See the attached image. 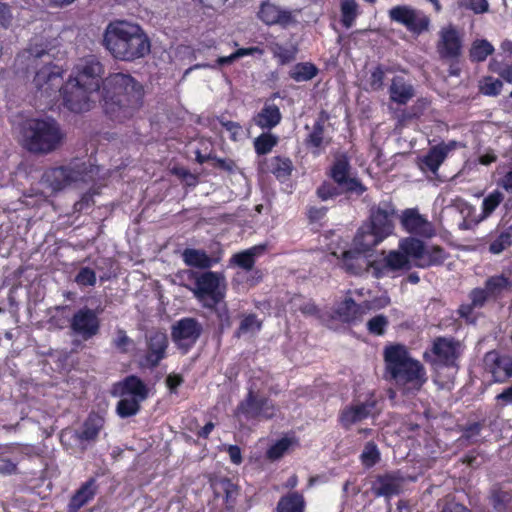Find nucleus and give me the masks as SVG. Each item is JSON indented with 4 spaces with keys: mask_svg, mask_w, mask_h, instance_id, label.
Listing matches in <instances>:
<instances>
[{
    "mask_svg": "<svg viewBox=\"0 0 512 512\" xmlns=\"http://www.w3.org/2000/svg\"><path fill=\"white\" fill-rule=\"evenodd\" d=\"M189 278L193 279L190 290L203 308L212 311L217 320L220 334L231 328L233 321L228 304L225 301L227 282L222 272L207 270L204 272L190 271Z\"/></svg>",
    "mask_w": 512,
    "mask_h": 512,
    "instance_id": "obj_3",
    "label": "nucleus"
},
{
    "mask_svg": "<svg viewBox=\"0 0 512 512\" xmlns=\"http://www.w3.org/2000/svg\"><path fill=\"white\" fill-rule=\"evenodd\" d=\"M74 281L80 287L95 286L97 282L96 273L90 267H82L75 275Z\"/></svg>",
    "mask_w": 512,
    "mask_h": 512,
    "instance_id": "obj_55",
    "label": "nucleus"
},
{
    "mask_svg": "<svg viewBox=\"0 0 512 512\" xmlns=\"http://www.w3.org/2000/svg\"><path fill=\"white\" fill-rule=\"evenodd\" d=\"M142 400L137 398H122L116 405V413L120 418L135 416L141 409Z\"/></svg>",
    "mask_w": 512,
    "mask_h": 512,
    "instance_id": "obj_44",
    "label": "nucleus"
},
{
    "mask_svg": "<svg viewBox=\"0 0 512 512\" xmlns=\"http://www.w3.org/2000/svg\"><path fill=\"white\" fill-rule=\"evenodd\" d=\"M17 463L6 457L0 458V473L4 475H11L16 473Z\"/></svg>",
    "mask_w": 512,
    "mask_h": 512,
    "instance_id": "obj_64",
    "label": "nucleus"
},
{
    "mask_svg": "<svg viewBox=\"0 0 512 512\" xmlns=\"http://www.w3.org/2000/svg\"><path fill=\"white\" fill-rule=\"evenodd\" d=\"M384 239L385 237L382 234L365 222L357 230L353 243L360 251L367 252L380 244Z\"/></svg>",
    "mask_w": 512,
    "mask_h": 512,
    "instance_id": "obj_31",
    "label": "nucleus"
},
{
    "mask_svg": "<svg viewBox=\"0 0 512 512\" xmlns=\"http://www.w3.org/2000/svg\"><path fill=\"white\" fill-rule=\"evenodd\" d=\"M113 396L124 397L130 395L131 398H137L144 401L149 394V390L144 381L137 375H128L121 381L115 382L111 391Z\"/></svg>",
    "mask_w": 512,
    "mask_h": 512,
    "instance_id": "obj_23",
    "label": "nucleus"
},
{
    "mask_svg": "<svg viewBox=\"0 0 512 512\" xmlns=\"http://www.w3.org/2000/svg\"><path fill=\"white\" fill-rule=\"evenodd\" d=\"M182 258L187 266L199 269H210L217 262L204 250L194 248H186L182 253Z\"/></svg>",
    "mask_w": 512,
    "mask_h": 512,
    "instance_id": "obj_36",
    "label": "nucleus"
},
{
    "mask_svg": "<svg viewBox=\"0 0 512 512\" xmlns=\"http://www.w3.org/2000/svg\"><path fill=\"white\" fill-rule=\"evenodd\" d=\"M88 173L86 163L80 159L72 160L66 166L51 167L43 173V181L53 190L58 191L73 182L83 181Z\"/></svg>",
    "mask_w": 512,
    "mask_h": 512,
    "instance_id": "obj_12",
    "label": "nucleus"
},
{
    "mask_svg": "<svg viewBox=\"0 0 512 512\" xmlns=\"http://www.w3.org/2000/svg\"><path fill=\"white\" fill-rule=\"evenodd\" d=\"M388 325H389L388 318L383 314H379V315L372 317L367 322V330L372 335L382 336L385 334Z\"/></svg>",
    "mask_w": 512,
    "mask_h": 512,
    "instance_id": "obj_53",
    "label": "nucleus"
},
{
    "mask_svg": "<svg viewBox=\"0 0 512 512\" xmlns=\"http://www.w3.org/2000/svg\"><path fill=\"white\" fill-rule=\"evenodd\" d=\"M104 424V419L96 413H90L84 421L78 438L82 441L95 440Z\"/></svg>",
    "mask_w": 512,
    "mask_h": 512,
    "instance_id": "obj_38",
    "label": "nucleus"
},
{
    "mask_svg": "<svg viewBox=\"0 0 512 512\" xmlns=\"http://www.w3.org/2000/svg\"><path fill=\"white\" fill-rule=\"evenodd\" d=\"M212 162H213V166L215 168H218V169H221L224 171H228V172L233 171L234 168L236 167V164L233 160L219 158L215 154H214V159H212Z\"/></svg>",
    "mask_w": 512,
    "mask_h": 512,
    "instance_id": "obj_63",
    "label": "nucleus"
},
{
    "mask_svg": "<svg viewBox=\"0 0 512 512\" xmlns=\"http://www.w3.org/2000/svg\"><path fill=\"white\" fill-rule=\"evenodd\" d=\"M503 83L501 80L487 76L479 86V90L486 96H498L502 91Z\"/></svg>",
    "mask_w": 512,
    "mask_h": 512,
    "instance_id": "obj_52",
    "label": "nucleus"
},
{
    "mask_svg": "<svg viewBox=\"0 0 512 512\" xmlns=\"http://www.w3.org/2000/svg\"><path fill=\"white\" fill-rule=\"evenodd\" d=\"M461 354L462 344L459 340L452 336H438L423 353V359L435 371L442 368L458 369Z\"/></svg>",
    "mask_w": 512,
    "mask_h": 512,
    "instance_id": "obj_8",
    "label": "nucleus"
},
{
    "mask_svg": "<svg viewBox=\"0 0 512 512\" xmlns=\"http://www.w3.org/2000/svg\"><path fill=\"white\" fill-rule=\"evenodd\" d=\"M211 487L214 498L222 499L225 510L233 512L240 495V487L227 477L216 479L211 483Z\"/></svg>",
    "mask_w": 512,
    "mask_h": 512,
    "instance_id": "obj_25",
    "label": "nucleus"
},
{
    "mask_svg": "<svg viewBox=\"0 0 512 512\" xmlns=\"http://www.w3.org/2000/svg\"><path fill=\"white\" fill-rule=\"evenodd\" d=\"M278 411L279 408L273 400L249 389L244 399L238 403L234 414L239 421L260 422L273 419Z\"/></svg>",
    "mask_w": 512,
    "mask_h": 512,
    "instance_id": "obj_9",
    "label": "nucleus"
},
{
    "mask_svg": "<svg viewBox=\"0 0 512 512\" xmlns=\"http://www.w3.org/2000/svg\"><path fill=\"white\" fill-rule=\"evenodd\" d=\"M293 170V163L290 158L282 156H274L270 159L269 171L280 182L289 179Z\"/></svg>",
    "mask_w": 512,
    "mask_h": 512,
    "instance_id": "obj_40",
    "label": "nucleus"
},
{
    "mask_svg": "<svg viewBox=\"0 0 512 512\" xmlns=\"http://www.w3.org/2000/svg\"><path fill=\"white\" fill-rule=\"evenodd\" d=\"M184 382L181 374L171 373L166 377L165 383L171 393H176L179 386Z\"/></svg>",
    "mask_w": 512,
    "mask_h": 512,
    "instance_id": "obj_61",
    "label": "nucleus"
},
{
    "mask_svg": "<svg viewBox=\"0 0 512 512\" xmlns=\"http://www.w3.org/2000/svg\"><path fill=\"white\" fill-rule=\"evenodd\" d=\"M494 52L493 45L485 39L475 40L469 50V58L472 62H483Z\"/></svg>",
    "mask_w": 512,
    "mask_h": 512,
    "instance_id": "obj_43",
    "label": "nucleus"
},
{
    "mask_svg": "<svg viewBox=\"0 0 512 512\" xmlns=\"http://www.w3.org/2000/svg\"><path fill=\"white\" fill-rule=\"evenodd\" d=\"M102 310H94L87 306L78 309L70 319V329L74 335L83 340L96 336L101 327L99 314Z\"/></svg>",
    "mask_w": 512,
    "mask_h": 512,
    "instance_id": "obj_17",
    "label": "nucleus"
},
{
    "mask_svg": "<svg viewBox=\"0 0 512 512\" xmlns=\"http://www.w3.org/2000/svg\"><path fill=\"white\" fill-rule=\"evenodd\" d=\"M398 247L409 255L410 260H414V266L421 269L441 266L449 257V253L442 246L426 245L415 237L401 239Z\"/></svg>",
    "mask_w": 512,
    "mask_h": 512,
    "instance_id": "obj_10",
    "label": "nucleus"
},
{
    "mask_svg": "<svg viewBox=\"0 0 512 512\" xmlns=\"http://www.w3.org/2000/svg\"><path fill=\"white\" fill-rule=\"evenodd\" d=\"M306 500L302 492L289 491L282 495L276 505V512H305Z\"/></svg>",
    "mask_w": 512,
    "mask_h": 512,
    "instance_id": "obj_35",
    "label": "nucleus"
},
{
    "mask_svg": "<svg viewBox=\"0 0 512 512\" xmlns=\"http://www.w3.org/2000/svg\"><path fill=\"white\" fill-rule=\"evenodd\" d=\"M290 445L291 440L289 438L283 437L279 439L268 448L266 452L267 458L272 461L280 459L289 449Z\"/></svg>",
    "mask_w": 512,
    "mask_h": 512,
    "instance_id": "obj_54",
    "label": "nucleus"
},
{
    "mask_svg": "<svg viewBox=\"0 0 512 512\" xmlns=\"http://www.w3.org/2000/svg\"><path fill=\"white\" fill-rule=\"evenodd\" d=\"M394 215L395 208L393 204L391 202H381L378 206L371 208L369 220L366 223L387 238L394 229Z\"/></svg>",
    "mask_w": 512,
    "mask_h": 512,
    "instance_id": "obj_20",
    "label": "nucleus"
},
{
    "mask_svg": "<svg viewBox=\"0 0 512 512\" xmlns=\"http://www.w3.org/2000/svg\"><path fill=\"white\" fill-rule=\"evenodd\" d=\"M370 273L375 279L395 278L412 268L409 255L401 250L382 251L380 256L370 260Z\"/></svg>",
    "mask_w": 512,
    "mask_h": 512,
    "instance_id": "obj_11",
    "label": "nucleus"
},
{
    "mask_svg": "<svg viewBox=\"0 0 512 512\" xmlns=\"http://www.w3.org/2000/svg\"><path fill=\"white\" fill-rule=\"evenodd\" d=\"M359 249L344 251L339 257V266L349 275L362 276L370 272V260Z\"/></svg>",
    "mask_w": 512,
    "mask_h": 512,
    "instance_id": "obj_26",
    "label": "nucleus"
},
{
    "mask_svg": "<svg viewBox=\"0 0 512 512\" xmlns=\"http://www.w3.org/2000/svg\"><path fill=\"white\" fill-rule=\"evenodd\" d=\"M282 119L279 107L276 104H265L263 108L254 116V123L261 129H272L276 127Z\"/></svg>",
    "mask_w": 512,
    "mask_h": 512,
    "instance_id": "obj_34",
    "label": "nucleus"
},
{
    "mask_svg": "<svg viewBox=\"0 0 512 512\" xmlns=\"http://www.w3.org/2000/svg\"><path fill=\"white\" fill-rule=\"evenodd\" d=\"M131 339L127 336L126 332L122 329L117 331V336L114 339V345L121 352H127V347L131 344Z\"/></svg>",
    "mask_w": 512,
    "mask_h": 512,
    "instance_id": "obj_60",
    "label": "nucleus"
},
{
    "mask_svg": "<svg viewBox=\"0 0 512 512\" xmlns=\"http://www.w3.org/2000/svg\"><path fill=\"white\" fill-rule=\"evenodd\" d=\"M335 313L342 322L355 323L361 320L365 309L361 304L356 303L353 298L348 297L338 304Z\"/></svg>",
    "mask_w": 512,
    "mask_h": 512,
    "instance_id": "obj_33",
    "label": "nucleus"
},
{
    "mask_svg": "<svg viewBox=\"0 0 512 512\" xmlns=\"http://www.w3.org/2000/svg\"><path fill=\"white\" fill-rule=\"evenodd\" d=\"M240 318L239 326L234 332L235 338L239 339L248 333L255 334L262 330L263 321L255 313H244Z\"/></svg>",
    "mask_w": 512,
    "mask_h": 512,
    "instance_id": "obj_39",
    "label": "nucleus"
},
{
    "mask_svg": "<svg viewBox=\"0 0 512 512\" xmlns=\"http://www.w3.org/2000/svg\"><path fill=\"white\" fill-rule=\"evenodd\" d=\"M278 142L277 136L271 133H262L254 140V149L257 155L268 154Z\"/></svg>",
    "mask_w": 512,
    "mask_h": 512,
    "instance_id": "obj_47",
    "label": "nucleus"
},
{
    "mask_svg": "<svg viewBox=\"0 0 512 512\" xmlns=\"http://www.w3.org/2000/svg\"><path fill=\"white\" fill-rule=\"evenodd\" d=\"M403 478L396 473L378 475L372 484V492L377 497L391 498L401 492Z\"/></svg>",
    "mask_w": 512,
    "mask_h": 512,
    "instance_id": "obj_27",
    "label": "nucleus"
},
{
    "mask_svg": "<svg viewBox=\"0 0 512 512\" xmlns=\"http://www.w3.org/2000/svg\"><path fill=\"white\" fill-rule=\"evenodd\" d=\"M488 498L495 512H512V489L493 487Z\"/></svg>",
    "mask_w": 512,
    "mask_h": 512,
    "instance_id": "obj_37",
    "label": "nucleus"
},
{
    "mask_svg": "<svg viewBox=\"0 0 512 512\" xmlns=\"http://www.w3.org/2000/svg\"><path fill=\"white\" fill-rule=\"evenodd\" d=\"M351 165L346 155H340L333 161L327 175L343 189L345 194L361 196L367 187L356 177L350 176Z\"/></svg>",
    "mask_w": 512,
    "mask_h": 512,
    "instance_id": "obj_14",
    "label": "nucleus"
},
{
    "mask_svg": "<svg viewBox=\"0 0 512 512\" xmlns=\"http://www.w3.org/2000/svg\"><path fill=\"white\" fill-rule=\"evenodd\" d=\"M378 399L374 392H369L364 400L354 399L350 405L340 410L338 422L345 430H349L353 425L360 423L370 417H376Z\"/></svg>",
    "mask_w": 512,
    "mask_h": 512,
    "instance_id": "obj_13",
    "label": "nucleus"
},
{
    "mask_svg": "<svg viewBox=\"0 0 512 512\" xmlns=\"http://www.w3.org/2000/svg\"><path fill=\"white\" fill-rule=\"evenodd\" d=\"M330 115L326 110H321L313 124L312 131L306 136L304 143L307 147L319 149L323 144H329L325 141V125L329 121Z\"/></svg>",
    "mask_w": 512,
    "mask_h": 512,
    "instance_id": "obj_32",
    "label": "nucleus"
},
{
    "mask_svg": "<svg viewBox=\"0 0 512 512\" xmlns=\"http://www.w3.org/2000/svg\"><path fill=\"white\" fill-rule=\"evenodd\" d=\"M98 490L99 485L97 483L96 478L90 477L87 481L82 483L80 487L71 496L70 501L68 503V511H79L83 506H85L91 500L94 499V497L98 493Z\"/></svg>",
    "mask_w": 512,
    "mask_h": 512,
    "instance_id": "obj_29",
    "label": "nucleus"
},
{
    "mask_svg": "<svg viewBox=\"0 0 512 512\" xmlns=\"http://www.w3.org/2000/svg\"><path fill=\"white\" fill-rule=\"evenodd\" d=\"M93 205H94L93 195H91L89 193H85L84 195H82L81 199L74 204V210L77 212H82L84 210L89 209Z\"/></svg>",
    "mask_w": 512,
    "mask_h": 512,
    "instance_id": "obj_62",
    "label": "nucleus"
},
{
    "mask_svg": "<svg viewBox=\"0 0 512 512\" xmlns=\"http://www.w3.org/2000/svg\"><path fill=\"white\" fill-rule=\"evenodd\" d=\"M388 93L392 102L406 105L415 96V89L405 77L396 75L391 80Z\"/></svg>",
    "mask_w": 512,
    "mask_h": 512,
    "instance_id": "obj_30",
    "label": "nucleus"
},
{
    "mask_svg": "<svg viewBox=\"0 0 512 512\" xmlns=\"http://www.w3.org/2000/svg\"><path fill=\"white\" fill-rule=\"evenodd\" d=\"M169 346L168 336L160 330H153L145 336V352L140 365L148 369H154L167 357Z\"/></svg>",
    "mask_w": 512,
    "mask_h": 512,
    "instance_id": "obj_16",
    "label": "nucleus"
},
{
    "mask_svg": "<svg viewBox=\"0 0 512 512\" xmlns=\"http://www.w3.org/2000/svg\"><path fill=\"white\" fill-rule=\"evenodd\" d=\"M385 79V70L382 65H377L370 74L369 86L372 91H380L383 89Z\"/></svg>",
    "mask_w": 512,
    "mask_h": 512,
    "instance_id": "obj_57",
    "label": "nucleus"
},
{
    "mask_svg": "<svg viewBox=\"0 0 512 512\" xmlns=\"http://www.w3.org/2000/svg\"><path fill=\"white\" fill-rule=\"evenodd\" d=\"M486 370L492 374L494 382L503 383L512 377V357L501 355L493 350L484 356Z\"/></svg>",
    "mask_w": 512,
    "mask_h": 512,
    "instance_id": "obj_21",
    "label": "nucleus"
},
{
    "mask_svg": "<svg viewBox=\"0 0 512 512\" xmlns=\"http://www.w3.org/2000/svg\"><path fill=\"white\" fill-rule=\"evenodd\" d=\"M344 193L343 189L330 181H323L316 189V195L321 201L336 198Z\"/></svg>",
    "mask_w": 512,
    "mask_h": 512,
    "instance_id": "obj_50",
    "label": "nucleus"
},
{
    "mask_svg": "<svg viewBox=\"0 0 512 512\" xmlns=\"http://www.w3.org/2000/svg\"><path fill=\"white\" fill-rule=\"evenodd\" d=\"M401 223L411 234L425 237H430L433 234L431 224L416 209H406L403 212Z\"/></svg>",
    "mask_w": 512,
    "mask_h": 512,
    "instance_id": "obj_28",
    "label": "nucleus"
},
{
    "mask_svg": "<svg viewBox=\"0 0 512 512\" xmlns=\"http://www.w3.org/2000/svg\"><path fill=\"white\" fill-rule=\"evenodd\" d=\"M319 73L318 67L312 62H299L289 71V77L296 82H307Z\"/></svg>",
    "mask_w": 512,
    "mask_h": 512,
    "instance_id": "obj_41",
    "label": "nucleus"
},
{
    "mask_svg": "<svg viewBox=\"0 0 512 512\" xmlns=\"http://www.w3.org/2000/svg\"><path fill=\"white\" fill-rule=\"evenodd\" d=\"M269 50L273 54V57L278 59V62L281 65H285L292 62L296 57V50L288 49L277 42L272 43L269 46Z\"/></svg>",
    "mask_w": 512,
    "mask_h": 512,
    "instance_id": "obj_49",
    "label": "nucleus"
},
{
    "mask_svg": "<svg viewBox=\"0 0 512 512\" xmlns=\"http://www.w3.org/2000/svg\"><path fill=\"white\" fill-rule=\"evenodd\" d=\"M255 262L256 261L252 258L250 253L247 252V250L235 253L230 258L231 264H234L246 271L252 270L255 265Z\"/></svg>",
    "mask_w": 512,
    "mask_h": 512,
    "instance_id": "obj_56",
    "label": "nucleus"
},
{
    "mask_svg": "<svg viewBox=\"0 0 512 512\" xmlns=\"http://www.w3.org/2000/svg\"><path fill=\"white\" fill-rule=\"evenodd\" d=\"M340 12L343 27L349 29L359 15V5L356 0H340Z\"/></svg>",
    "mask_w": 512,
    "mask_h": 512,
    "instance_id": "obj_42",
    "label": "nucleus"
},
{
    "mask_svg": "<svg viewBox=\"0 0 512 512\" xmlns=\"http://www.w3.org/2000/svg\"><path fill=\"white\" fill-rule=\"evenodd\" d=\"M220 124L230 133V139L237 141L242 135V126L238 122L220 119Z\"/></svg>",
    "mask_w": 512,
    "mask_h": 512,
    "instance_id": "obj_58",
    "label": "nucleus"
},
{
    "mask_svg": "<svg viewBox=\"0 0 512 512\" xmlns=\"http://www.w3.org/2000/svg\"><path fill=\"white\" fill-rule=\"evenodd\" d=\"M388 14L391 21L403 25L412 35L419 36L429 30L430 18L423 11L411 6H394Z\"/></svg>",
    "mask_w": 512,
    "mask_h": 512,
    "instance_id": "obj_15",
    "label": "nucleus"
},
{
    "mask_svg": "<svg viewBox=\"0 0 512 512\" xmlns=\"http://www.w3.org/2000/svg\"><path fill=\"white\" fill-rule=\"evenodd\" d=\"M104 65L93 56H87L76 66L69 79L88 91L101 90V105L105 115L113 122L125 123L133 119L144 104V87L130 74L122 72L104 76Z\"/></svg>",
    "mask_w": 512,
    "mask_h": 512,
    "instance_id": "obj_1",
    "label": "nucleus"
},
{
    "mask_svg": "<svg viewBox=\"0 0 512 512\" xmlns=\"http://www.w3.org/2000/svg\"><path fill=\"white\" fill-rule=\"evenodd\" d=\"M327 211L328 208L325 206H310L307 209L306 215L310 223H318L325 218Z\"/></svg>",
    "mask_w": 512,
    "mask_h": 512,
    "instance_id": "obj_59",
    "label": "nucleus"
},
{
    "mask_svg": "<svg viewBox=\"0 0 512 512\" xmlns=\"http://www.w3.org/2000/svg\"><path fill=\"white\" fill-rule=\"evenodd\" d=\"M484 428V421L467 423L460 427L461 436L460 441H465L470 444L476 443L477 438L480 436L482 429Z\"/></svg>",
    "mask_w": 512,
    "mask_h": 512,
    "instance_id": "obj_48",
    "label": "nucleus"
},
{
    "mask_svg": "<svg viewBox=\"0 0 512 512\" xmlns=\"http://www.w3.org/2000/svg\"><path fill=\"white\" fill-rule=\"evenodd\" d=\"M512 245V225L499 233L489 244V252L500 254Z\"/></svg>",
    "mask_w": 512,
    "mask_h": 512,
    "instance_id": "obj_45",
    "label": "nucleus"
},
{
    "mask_svg": "<svg viewBox=\"0 0 512 512\" xmlns=\"http://www.w3.org/2000/svg\"><path fill=\"white\" fill-rule=\"evenodd\" d=\"M510 290L511 279L508 276L503 273L489 276L483 287H475L469 292L470 302L461 304L457 313L467 324H476L479 314L475 310L482 309L489 300L500 299L505 292Z\"/></svg>",
    "mask_w": 512,
    "mask_h": 512,
    "instance_id": "obj_7",
    "label": "nucleus"
},
{
    "mask_svg": "<svg viewBox=\"0 0 512 512\" xmlns=\"http://www.w3.org/2000/svg\"><path fill=\"white\" fill-rule=\"evenodd\" d=\"M22 147L37 155L57 150L65 138L60 124L51 117L27 120L21 130Z\"/></svg>",
    "mask_w": 512,
    "mask_h": 512,
    "instance_id": "obj_6",
    "label": "nucleus"
},
{
    "mask_svg": "<svg viewBox=\"0 0 512 512\" xmlns=\"http://www.w3.org/2000/svg\"><path fill=\"white\" fill-rule=\"evenodd\" d=\"M380 460V452L377 445L373 442H367L361 454L362 464L368 468L376 465Z\"/></svg>",
    "mask_w": 512,
    "mask_h": 512,
    "instance_id": "obj_51",
    "label": "nucleus"
},
{
    "mask_svg": "<svg viewBox=\"0 0 512 512\" xmlns=\"http://www.w3.org/2000/svg\"><path fill=\"white\" fill-rule=\"evenodd\" d=\"M257 16L259 20L268 26L279 25L282 28H287L296 22L291 11L281 9L269 1H265L260 5Z\"/></svg>",
    "mask_w": 512,
    "mask_h": 512,
    "instance_id": "obj_22",
    "label": "nucleus"
},
{
    "mask_svg": "<svg viewBox=\"0 0 512 512\" xmlns=\"http://www.w3.org/2000/svg\"><path fill=\"white\" fill-rule=\"evenodd\" d=\"M102 44L116 60L132 62L150 53V39L138 25L124 20L111 21L103 33Z\"/></svg>",
    "mask_w": 512,
    "mask_h": 512,
    "instance_id": "obj_4",
    "label": "nucleus"
},
{
    "mask_svg": "<svg viewBox=\"0 0 512 512\" xmlns=\"http://www.w3.org/2000/svg\"><path fill=\"white\" fill-rule=\"evenodd\" d=\"M463 40L459 31L453 25L442 27L439 31V39L436 50L443 60H458L462 54Z\"/></svg>",
    "mask_w": 512,
    "mask_h": 512,
    "instance_id": "obj_19",
    "label": "nucleus"
},
{
    "mask_svg": "<svg viewBox=\"0 0 512 512\" xmlns=\"http://www.w3.org/2000/svg\"><path fill=\"white\" fill-rule=\"evenodd\" d=\"M202 325L197 319L185 317L178 320L171 329V336L178 348L185 353L188 352L197 342L202 334Z\"/></svg>",
    "mask_w": 512,
    "mask_h": 512,
    "instance_id": "obj_18",
    "label": "nucleus"
},
{
    "mask_svg": "<svg viewBox=\"0 0 512 512\" xmlns=\"http://www.w3.org/2000/svg\"><path fill=\"white\" fill-rule=\"evenodd\" d=\"M455 144L454 141H451L450 143L442 142L432 146L424 156L419 158V168L423 172L430 171L436 175L449 152L455 148Z\"/></svg>",
    "mask_w": 512,
    "mask_h": 512,
    "instance_id": "obj_24",
    "label": "nucleus"
},
{
    "mask_svg": "<svg viewBox=\"0 0 512 512\" xmlns=\"http://www.w3.org/2000/svg\"><path fill=\"white\" fill-rule=\"evenodd\" d=\"M28 59L47 58L44 65L38 69L33 78V84L41 95L52 97L57 92L62 96L63 106L74 113L89 111L94 101L91 99L93 91H88L84 86L68 79L63 84L64 70L53 64L47 46L43 43H30L26 49Z\"/></svg>",
    "mask_w": 512,
    "mask_h": 512,
    "instance_id": "obj_2",
    "label": "nucleus"
},
{
    "mask_svg": "<svg viewBox=\"0 0 512 512\" xmlns=\"http://www.w3.org/2000/svg\"><path fill=\"white\" fill-rule=\"evenodd\" d=\"M503 200L504 195L499 190H494L491 193H489L482 201V218L484 219L491 216Z\"/></svg>",
    "mask_w": 512,
    "mask_h": 512,
    "instance_id": "obj_46",
    "label": "nucleus"
},
{
    "mask_svg": "<svg viewBox=\"0 0 512 512\" xmlns=\"http://www.w3.org/2000/svg\"><path fill=\"white\" fill-rule=\"evenodd\" d=\"M386 378L406 391H419L427 382L424 365L411 357L403 344H391L384 349Z\"/></svg>",
    "mask_w": 512,
    "mask_h": 512,
    "instance_id": "obj_5",
    "label": "nucleus"
}]
</instances>
